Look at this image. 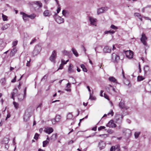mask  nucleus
I'll use <instances>...</instances> for the list:
<instances>
[{
  "instance_id": "nucleus-58",
  "label": "nucleus",
  "mask_w": 151,
  "mask_h": 151,
  "mask_svg": "<svg viewBox=\"0 0 151 151\" xmlns=\"http://www.w3.org/2000/svg\"><path fill=\"white\" fill-rule=\"evenodd\" d=\"M148 91L151 92V86L148 85Z\"/></svg>"
},
{
  "instance_id": "nucleus-45",
  "label": "nucleus",
  "mask_w": 151,
  "mask_h": 151,
  "mask_svg": "<svg viewBox=\"0 0 151 151\" xmlns=\"http://www.w3.org/2000/svg\"><path fill=\"white\" fill-rule=\"evenodd\" d=\"M110 28L112 29L116 30L118 29L117 27L115 26L113 24H112L111 25L110 27Z\"/></svg>"
},
{
  "instance_id": "nucleus-10",
  "label": "nucleus",
  "mask_w": 151,
  "mask_h": 151,
  "mask_svg": "<svg viewBox=\"0 0 151 151\" xmlns=\"http://www.w3.org/2000/svg\"><path fill=\"white\" fill-rule=\"evenodd\" d=\"M31 116L30 114L28 112L26 111L25 112L24 117V120L25 122H27L29 120Z\"/></svg>"
},
{
  "instance_id": "nucleus-63",
  "label": "nucleus",
  "mask_w": 151,
  "mask_h": 151,
  "mask_svg": "<svg viewBox=\"0 0 151 151\" xmlns=\"http://www.w3.org/2000/svg\"><path fill=\"white\" fill-rule=\"evenodd\" d=\"M66 11L65 10H63L62 11V14L64 16H65V14H66Z\"/></svg>"
},
{
  "instance_id": "nucleus-4",
  "label": "nucleus",
  "mask_w": 151,
  "mask_h": 151,
  "mask_svg": "<svg viewBox=\"0 0 151 151\" xmlns=\"http://www.w3.org/2000/svg\"><path fill=\"white\" fill-rule=\"evenodd\" d=\"M57 54L55 50H53L52 52L51 56L49 58V60L52 62L55 63V60L56 58Z\"/></svg>"
},
{
  "instance_id": "nucleus-29",
  "label": "nucleus",
  "mask_w": 151,
  "mask_h": 151,
  "mask_svg": "<svg viewBox=\"0 0 151 151\" xmlns=\"http://www.w3.org/2000/svg\"><path fill=\"white\" fill-rule=\"evenodd\" d=\"M145 73H146L149 70V68L148 65H145L144 68Z\"/></svg>"
},
{
  "instance_id": "nucleus-50",
  "label": "nucleus",
  "mask_w": 151,
  "mask_h": 151,
  "mask_svg": "<svg viewBox=\"0 0 151 151\" xmlns=\"http://www.w3.org/2000/svg\"><path fill=\"white\" fill-rule=\"evenodd\" d=\"M105 128V127L104 126H101L98 128V130L100 131L102 129H104Z\"/></svg>"
},
{
  "instance_id": "nucleus-12",
  "label": "nucleus",
  "mask_w": 151,
  "mask_h": 151,
  "mask_svg": "<svg viewBox=\"0 0 151 151\" xmlns=\"http://www.w3.org/2000/svg\"><path fill=\"white\" fill-rule=\"evenodd\" d=\"M108 8L107 7H101L98 9L97 14H98L103 13L104 11H106L108 9Z\"/></svg>"
},
{
  "instance_id": "nucleus-60",
  "label": "nucleus",
  "mask_w": 151,
  "mask_h": 151,
  "mask_svg": "<svg viewBox=\"0 0 151 151\" xmlns=\"http://www.w3.org/2000/svg\"><path fill=\"white\" fill-rule=\"evenodd\" d=\"M63 64L61 63L60 64V66L58 68V70H59V69H62L63 68Z\"/></svg>"
},
{
  "instance_id": "nucleus-62",
  "label": "nucleus",
  "mask_w": 151,
  "mask_h": 151,
  "mask_svg": "<svg viewBox=\"0 0 151 151\" xmlns=\"http://www.w3.org/2000/svg\"><path fill=\"white\" fill-rule=\"evenodd\" d=\"M16 77L15 76L14 78V79L12 80L11 82L12 83H14L16 81Z\"/></svg>"
},
{
  "instance_id": "nucleus-33",
  "label": "nucleus",
  "mask_w": 151,
  "mask_h": 151,
  "mask_svg": "<svg viewBox=\"0 0 151 151\" xmlns=\"http://www.w3.org/2000/svg\"><path fill=\"white\" fill-rule=\"evenodd\" d=\"M73 116L71 113H69L67 115V119H71L72 118Z\"/></svg>"
},
{
  "instance_id": "nucleus-48",
  "label": "nucleus",
  "mask_w": 151,
  "mask_h": 151,
  "mask_svg": "<svg viewBox=\"0 0 151 151\" xmlns=\"http://www.w3.org/2000/svg\"><path fill=\"white\" fill-rule=\"evenodd\" d=\"M39 136V134H38L37 133H35V136L34 137V138L36 139V140H37L38 139V137Z\"/></svg>"
},
{
  "instance_id": "nucleus-20",
  "label": "nucleus",
  "mask_w": 151,
  "mask_h": 151,
  "mask_svg": "<svg viewBox=\"0 0 151 151\" xmlns=\"http://www.w3.org/2000/svg\"><path fill=\"white\" fill-rule=\"evenodd\" d=\"M17 96L18 101H22L26 97L24 96V95H20V94Z\"/></svg>"
},
{
  "instance_id": "nucleus-55",
  "label": "nucleus",
  "mask_w": 151,
  "mask_h": 151,
  "mask_svg": "<svg viewBox=\"0 0 151 151\" xmlns=\"http://www.w3.org/2000/svg\"><path fill=\"white\" fill-rule=\"evenodd\" d=\"M115 146H112L110 149V151H115Z\"/></svg>"
},
{
  "instance_id": "nucleus-14",
  "label": "nucleus",
  "mask_w": 151,
  "mask_h": 151,
  "mask_svg": "<svg viewBox=\"0 0 151 151\" xmlns=\"http://www.w3.org/2000/svg\"><path fill=\"white\" fill-rule=\"evenodd\" d=\"M57 17L55 18V20L58 23L60 24L64 22V19L63 18L60 16L57 15Z\"/></svg>"
},
{
  "instance_id": "nucleus-51",
  "label": "nucleus",
  "mask_w": 151,
  "mask_h": 151,
  "mask_svg": "<svg viewBox=\"0 0 151 151\" xmlns=\"http://www.w3.org/2000/svg\"><path fill=\"white\" fill-rule=\"evenodd\" d=\"M18 41H15L13 42H12V45L13 47L15 46H16L17 44Z\"/></svg>"
},
{
  "instance_id": "nucleus-52",
  "label": "nucleus",
  "mask_w": 151,
  "mask_h": 151,
  "mask_svg": "<svg viewBox=\"0 0 151 151\" xmlns=\"http://www.w3.org/2000/svg\"><path fill=\"white\" fill-rule=\"evenodd\" d=\"M114 114V113L113 111V110H111L109 112V113H108L107 114L108 115H109L110 114L111 115V116H113Z\"/></svg>"
},
{
  "instance_id": "nucleus-32",
  "label": "nucleus",
  "mask_w": 151,
  "mask_h": 151,
  "mask_svg": "<svg viewBox=\"0 0 151 151\" xmlns=\"http://www.w3.org/2000/svg\"><path fill=\"white\" fill-rule=\"evenodd\" d=\"M140 133L141 132H135L134 135L135 139H137Z\"/></svg>"
},
{
  "instance_id": "nucleus-26",
  "label": "nucleus",
  "mask_w": 151,
  "mask_h": 151,
  "mask_svg": "<svg viewBox=\"0 0 151 151\" xmlns=\"http://www.w3.org/2000/svg\"><path fill=\"white\" fill-rule=\"evenodd\" d=\"M17 51V49L16 48H14L11 51V55L12 56L14 55L15 53Z\"/></svg>"
},
{
  "instance_id": "nucleus-25",
  "label": "nucleus",
  "mask_w": 151,
  "mask_h": 151,
  "mask_svg": "<svg viewBox=\"0 0 151 151\" xmlns=\"http://www.w3.org/2000/svg\"><path fill=\"white\" fill-rule=\"evenodd\" d=\"M10 26L9 24H6L3 25L1 27V29L3 30H5L8 28Z\"/></svg>"
},
{
  "instance_id": "nucleus-16",
  "label": "nucleus",
  "mask_w": 151,
  "mask_h": 151,
  "mask_svg": "<svg viewBox=\"0 0 151 151\" xmlns=\"http://www.w3.org/2000/svg\"><path fill=\"white\" fill-rule=\"evenodd\" d=\"M89 20L90 21L91 24L92 25L96 26V19L93 18L92 17H89Z\"/></svg>"
},
{
  "instance_id": "nucleus-22",
  "label": "nucleus",
  "mask_w": 151,
  "mask_h": 151,
  "mask_svg": "<svg viewBox=\"0 0 151 151\" xmlns=\"http://www.w3.org/2000/svg\"><path fill=\"white\" fill-rule=\"evenodd\" d=\"M9 141V139L8 138H4L2 141V143L4 144H7Z\"/></svg>"
},
{
  "instance_id": "nucleus-39",
  "label": "nucleus",
  "mask_w": 151,
  "mask_h": 151,
  "mask_svg": "<svg viewBox=\"0 0 151 151\" xmlns=\"http://www.w3.org/2000/svg\"><path fill=\"white\" fill-rule=\"evenodd\" d=\"M61 117L59 115H56L55 117V119L56 120L57 122H59L60 119Z\"/></svg>"
},
{
  "instance_id": "nucleus-47",
  "label": "nucleus",
  "mask_w": 151,
  "mask_h": 151,
  "mask_svg": "<svg viewBox=\"0 0 151 151\" xmlns=\"http://www.w3.org/2000/svg\"><path fill=\"white\" fill-rule=\"evenodd\" d=\"M68 61L69 60H67L66 61L63 60H61V63L63 64V65H64L66 64Z\"/></svg>"
},
{
  "instance_id": "nucleus-44",
  "label": "nucleus",
  "mask_w": 151,
  "mask_h": 151,
  "mask_svg": "<svg viewBox=\"0 0 151 151\" xmlns=\"http://www.w3.org/2000/svg\"><path fill=\"white\" fill-rule=\"evenodd\" d=\"M13 104L15 107L16 109H17L18 108L19 104L18 103L15 102H13Z\"/></svg>"
},
{
  "instance_id": "nucleus-54",
  "label": "nucleus",
  "mask_w": 151,
  "mask_h": 151,
  "mask_svg": "<svg viewBox=\"0 0 151 151\" xmlns=\"http://www.w3.org/2000/svg\"><path fill=\"white\" fill-rule=\"evenodd\" d=\"M134 15L135 16L137 17H140L141 16V15L138 13H135L134 14Z\"/></svg>"
},
{
  "instance_id": "nucleus-24",
  "label": "nucleus",
  "mask_w": 151,
  "mask_h": 151,
  "mask_svg": "<svg viewBox=\"0 0 151 151\" xmlns=\"http://www.w3.org/2000/svg\"><path fill=\"white\" fill-rule=\"evenodd\" d=\"M125 106L124 102L123 101L121 100L119 104V106L120 108L122 109H124Z\"/></svg>"
},
{
  "instance_id": "nucleus-6",
  "label": "nucleus",
  "mask_w": 151,
  "mask_h": 151,
  "mask_svg": "<svg viewBox=\"0 0 151 151\" xmlns=\"http://www.w3.org/2000/svg\"><path fill=\"white\" fill-rule=\"evenodd\" d=\"M32 4L34 7L41 8L42 6V4L40 1H35L32 3Z\"/></svg>"
},
{
  "instance_id": "nucleus-53",
  "label": "nucleus",
  "mask_w": 151,
  "mask_h": 151,
  "mask_svg": "<svg viewBox=\"0 0 151 151\" xmlns=\"http://www.w3.org/2000/svg\"><path fill=\"white\" fill-rule=\"evenodd\" d=\"M51 121L53 124H55L56 122H57L55 118L52 119Z\"/></svg>"
},
{
  "instance_id": "nucleus-57",
  "label": "nucleus",
  "mask_w": 151,
  "mask_h": 151,
  "mask_svg": "<svg viewBox=\"0 0 151 151\" xmlns=\"http://www.w3.org/2000/svg\"><path fill=\"white\" fill-rule=\"evenodd\" d=\"M61 9V8L60 6H59V5L58 6V7L57 9V13H58L60 11Z\"/></svg>"
},
{
  "instance_id": "nucleus-2",
  "label": "nucleus",
  "mask_w": 151,
  "mask_h": 151,
  "mask_svg": "<svg viewBox=\"0 0 151 151\" xmlns=\"http://www.w3.org/2000/svg\"><path fill=\"white\" fill-rule=\"evenodd\" d=\"M124 116L122 115L121 116L120 114H117L115 118L116 123L120 125L122 123V121Z\"/></svg>"
},
{
  "instance_id": "nucleus-17",
  "label": "nucleus",
  "mask_w": 151,
  "mask_h": 151,
  "mask_svg": "<svg viewBox=\"0 0 151 151\" xmlns=\"http://www.w3.org/2000/svg\"><path fill=\"white\" fill-rule=\"evenodd\" d=\"M104 52L105 53H109L111 52V49L108 46H105L103 49Z\"/></svg>"
},
{
  "instance_id": "nucleus-19",
  "label": "nucleus",
  "mask_w": 151,
  "mask_h": 151,
  "mask_svg": "<svg viewBox=\"0 0 151 151\" xmlns=\"http://www.w3.org/2000/svg\"><path fill=\"white\" fill-rule=\"evenodd\" d=\"M43 14L45 17H49L51 15V14L49 10H47L44 11Z\"/></svg>"
},
{
  "instance_id": "nucleus-30",
  "label": "nucleus",
  "mask_w": 151,
  "mask_h": 151,
  "mask_svg": "<svg viewBox=\"0 0 151 151\" xmlns=\"http://www.w3.org/2000/svg\"><path fill=\"white\" fill-rule=\"evenodd\" d=\"M115 32V31L113 30L106 31L104 32V34H113Z\"/></svg>"
},
{
  "instance_id": "nucleus-38",
  "label": "nucleus",
  "mask_w": 151,
  "mask_h": 151,
  "mask_svg": "<svg viewBox=\"0 0 151 151\" xmlns=\"http://www.w3.org/2000/svg\"><path fill=\"white\" fill-rule=\"evenodd\" d=\"M144 78L142 76H139L137 77V80L138 81H141L143 80Z\"/></svg>"
},
{
  "instance_id": "nucleus-40",
  "label": "nucleus",
  "mask_w": 151,
  "mask_h": 151,
  "mask_svg": "<svg viewBox=\"0 0 151 151\" xmlns=\"http://www.w3.org/2000/svg\"><path fill=\"white\" fill-rule=\"evenodd\" d=\"M113 121L112 120H111L107 124V126L108 127H111V126L113 124Z\"/></svg>"
},
{
  "instance_id": "nucleus-56",
  "label": "nucleus",
  "mask_w": 151,
  "mask_h": 151,
  "mask_svg": "<svg viewBox=\"0 0 151 151\" xmlns=\"http://www.w3.org/2000/svg\"><path fill=\"white\" fill-rule=\"evenodd\" d=\"M104 98H106V99L108 100H109V97L105 93H104Z\"/></svg>"
},
{
  "instance_id": "nucleus-34",
  "label": "nucleus",
  "mask_w": 151,
  "mask_h": 151,
  "mask_svg": "<svg viewBox=\"0 0 151 151\" xmlns=\"http://www.w3.org/2000/svg\"><path fill=\"white\" fill-rule=\"evenodd\" d=\"M38 39V38L37 37H35L32 40V41L30 42V45H32L33 44V43H34Z\"/></svg>"
},
{
  "instance_id": "nucleus-8",
  "label": "nucleus",
  "mask_w": 151,
  "mask_h": 151,
  "mask_svg": "<svg viewBox=\"0 0 151 151\" xmlns=\"http://www.w3.org/2000/svg\"><path fill=\"white\" fill-rule=\"evenodd\" d=\"M141 36V37L140 39L141 42L145 46L147 45V43L146 42V40H147V38L145 35L144 33H142Z\"/></svg>"
},
{
  "instance_id": "nucleus-27",
  "label": "nucleus",
  "mask_w": 151,
  "mask_h": 151,
  "mask_svg": "<svg viewBox=\"0 0 151 151\" xmlns=\"http://www.w3.org/2000/svg\"><path fill=\"white\" fill-rule=\"evenodd\" d=\"M80 66L81 68L82 69L83 71L85 72H87V69L86 68V67L83 64H81L80 65Z\"/></svg>"
},
{
  "instance_id": "nucleus-28",
  "label": "nucleus",
  "mask_w": 151,
  "mask_h": 151,
  "mask_svg": "<svg viewBox=\"0 0 151 151\" xmlns=\"http://www.w3.org/2000/svg\"><path fill=\"white\" fill-rule=\"evenodd\" d=\"M53 131V129L52 128H49L46 130V132L47 133L50 134Z\"/></svg>"
},
{
  "instance_id": "nucleus-18",
  "label": "nucleus",
  "mask_w": 151,
  "mask_h": 151,
  "mask_svg": "<svg viewBox=\"0 0 151 151\" xmlns=\"http://www.w3.org/2000/svg\"><path fill=\"white\" fill-rule=\"evenodd\" d=\"M108 80L110 82L116 83H117V80L113 76L109 77L108 78Z\"/></svg>"
},
{
  "instance_id": "nucleus-11",
  "label": "nucleus",
  "mask_w": 151,
  "mask_h": 151,
  "mask_svg": "<svg viewBox=\"0 0 151 151\" xmlns=\"http://www.w3.org/2000/svg\"><path fill=\"white\" fill-rule=\"evenodd\" d=\"M106 146V143L103 141L100 140V142L99 144V146L100 150L103 149Z\"/></svg>"
},
{
  "instance_id": "nucleus-49",
  "label": "nucleus",
  "mask_w": 151,
  "mask_h": 151,
  "mask_svg": "<svg viewBox=\"0 0 151 151\" xmlns=\"http://www.w3.org/2000/svg\"><path fill=\"white\" fill-rule=\"evenodd\" d=\"M63 53L65 55H67L69 54V52L65 50L63 51Z\"/></svg>"
},
{
  "instance_id": "nucleus-64",
  "label": "nucleus",
  "mask_w": 151,
  "mask_h": 151,
  "mask_svg": "<svg viewBox=\"0 0 151 151\" xmlns=\"http://www.w3.org/2000/svg\"><path fill=\"white\" fill-rule=\"evenodd\" d=\"M24 37L26 38L28 37H29L28 34L27 33H25L24 34Z\"/></svg>"
},
{
  "instance_id": "nucleus-61",
  "label": "nucleus",
  "mask_w": 151,
  "mask_h": 151,
  "mask_svg": "<svg viewBox=\"0 0 151 151\" xmlns=\"http://www.w3.org/2000/svg\"><path fill=\"white\" fill-rule=\"evenodd\" d=\"M30 59H29V61H27V63L26 64V66L29 67L30 66Z\"/></svg>"
},
{
  "instance_id": "nucleus-31",
  "label": "nucleus",
  "mask_w": 151,
  "mask_h": 151,
  "mask_svg": "<svg viewBox=\"0 0 151 151\" xmlns=\"http://www.w3.org/2000/svg\"><path fill=\"white\" fill-rule=\"evenodd\" d=\"M72 51L73 54L76 57L78 56V54L76 50L74 48L72 49Z\"/></svg>"
},
{
  "instance_id": "nucleus-46",
  "label": "nucleus",
  "mask_w": 151,
  "mask_h": 151,
  "mask_svg": "<svg viewBox=\"0 0 151 151\" xmlns=\"http://www.w3.org/2000/svg\"><path fill=\"white\" fill-rule=\"evenodd\" d=\"M99 136L100 137H102L104 138H105L108 137V135L107 134H100Z\"/></svg>"
},
{
  "instance_id": "nucleus-36",
  "label": "nucleus",
  "mask_w": 151,
  "mask_h": 151,
  "mask_svg": "<svg viewBox=\"0 0 151 151\" xmlns=\"http://www.w3.org/2000/svg\"><path fill=\"white\" fill-rule=\"evenodd\" d=\"M0 82L2 85H5L6 82L5 79L4 78H2Z\"/></svg>"
},
{
  "instance_id": "nucleus-5",
  "label": "nucleus",
  "mask_w": 151,
  "mask_h": 151,
  "mask_svg": "<svg viewBox=\"0 0 151 151\" xmlns=\"http://www.w3.org/2000/svg\"><path fill=\"white\" fill-rule=\"evenodd\" d=\"M122 132L124 135L127 137H130L131 135L132 132L129 129H124L122 130Z\"/></svg>"
},
{
  "instance_id": "nucleus-37",
  "label": "nucleus",
  "mask_w": 151,
  "mask_h": 151,
  "mask_svg": "<svg viewBox=\"0 0 151 151\" xmlns=\"http://www.w3.org/2000/svg\"><path fill=\"white\" fill-rule=\"evenodd\" d=\"M49 143V141L46 140L43 142V147H45L47 144Z\"/></svg>"
},
{
  "instance_id": "nucleus-13",
  "label": "nucleus",
  "mask_w": 151,
  "mask_h": 151,
  "mask_svg": "<svg viewBox=\"0 0 151 151\" xmlns=\"http://www.w3.org/2000/svg\"><path fill=\"white\" fill-rule=\"evenodd\" d=\"M20 14L22 15V17L24 21H28L29 20V15H28L23 12H21Z\"/></svg>"
},
{
  "instance_id": "nucleus-7",
  "label": "nucleus",
  "mask_w": 151,
  "mask_h": 151,
  "mask_svg": "<svg viewBox=\"0 0 151 151\" xmlns=\"http://www.w3.org/2000/svg\"><path fill=\"white\" fill-rule=\"evenodd\" d=\"M19 94L18 93L17 89L16 88H15L13 90L12 92L11 93V98L14 100V97L16 96H17Z\"/></svg>"
},
{
  "instance_id": "nucleus-3",
  "label": "nucleus",
  "mask_w": 151,
  "mask_h": 151,
  "mask_svg": "<svg viewBox=\"0 0 151 151\" xmlns=\"http://www.w3.org/2000/svg\"><path fill=\"white\" fill-rule=\"evenodd\" d=\"M111 59L113 62L117 63L120 59V57L119 55L114 53L111 55Z\"/></svg>"
},
{
  "instance_id": "nucleus-41",
  "label": "nucleus",
  "mask_w": 151,
  "mask_h": 151,
  "mask_svg": "<svg viewBox=\"0 0 151 151\" xmlns=\"http://www.w3.org/2000/svg\"><path fill=\"white\" fill-rule=\"evenodd\" d=\"M2 17L3 18V20L4 21H6L7 20V17L3 14H2Z\"/></svg>"
},
{
  "instance_id": "nucleus-42",
  "label": "nucleus",
  "mask_w": 151,
  "mask_h": 151,
  "mask_svg": "<svg viewBox=\"0 0 151 151\" xmlns=\"http://www.w3.org/2000/svg\"><path fill=\"white\" fill-rule=\"evenodd\" d=\"M115 150H116L117 151H120V147L119 145H117L115 146Z\"/></svg>"
},
{
  "instance_id": "nucleus-15",
  "label": "nucleus",
  "mask_w": 151,
  "mask_h": 151,
  "mask_svg": "<svg viewBox=\"0 0 151 151\" xmlns=\"http://www.w3.org/2000/svg\"><path fill=\"white\" fill-rule=\"evenodd\" d=\"M73 65L71 64H69L68 70V72L69 73H72L74 72H75L74 70L73 69Z\"/></svg>"
},
{
  "instance_id": "nucleus-9",
  "label": "nucleus",
  "mask_w": 151,
  "mask_h": 151,
  "mask_svg": "<svg viewBox=\"0 0 151 151\" xmlns=\"http://www.w3.org/2000/svg\"><path fill=\"white\" fill-rule=\"evenodd\" d=\"M126 57L129 58L131 59L132 58L133 55V52L131 50H127L125 51Z\"/></svg>"
},
{
  "instance_id": "nucleus-35",
  "label": "nucleus",
  "mask_w": 151,
  "mask_h": 151,
  "mask_svg": "<svg viewBox=\"0 0 151 151\" xmlns=\"http://www.w3.org/2000/svg\"><path fill=\"white\" fill-rule=\"evenodd\" d=\"M36 16V14H33L30 15H29V18H30L32 19H34L35 18Z\"/></svg>"
},
{
  "instance_id": "nucleus-23",
  "label": "nucleus",
  "mask_w": 151,
  "mask_h": 151,
  "mask_svg": "<svg viewBox=\"0 0 151 151\" xmlns=\"http://www.w3.org/2000/svg\"><path fill=\"white\" fill-rule=\"evenodd\" d=\"M102 49V47L101 46H99L96 47L95 49V50L96 53L97 52L100 53Z\"/></svg>"
},
{
  "instance_id": "nucleus-43",
  "label": "nucleus",
  "mask_w": 151,
  "mask_h": 151,
  "mask_svg": "<svg viewBox=\"0 0 151 151\" xmlns=\"http://www.w3.org/2000/svg\"><path fill=\"white\" fill-rule=\"evenodd\" d=\"M89 99H90L91 100H95L96 99V98L95 97L92 96L91 93H90Z\"/></svg>"
},
{
  "instance_id": "nucleus-1",
  "label": "nucleus",
  "mask_w": 151,
  "mask_h": 151,
  "mask_svg": "<svg viewBox=\"0 0 151 151\" xmlns=\"http://www.w3.org/2000/svg\"><path fill=\"white\" fill-rule=\"evenodd\" d=\"M41 50V47L40 46L37 45L35 47L33 51V55L34 57L37 55Z\"/></svg>"
},
{
  "instance_id": "nucleus-21",
  "label": "nucleus",
  "mask_w": 151,
  "mask_h": 151,
  "mask_svg": "<svg viewBox=\"0 0 151 151\" xmlns=\"http://www.w3.org/2000/svg\"><path fill=\"white\" fill-rule=\"evenodd\" d=\"M57 134H53L50 137V141L51 142H54L57 139Z\"/></svg>"
},
{
  "instance_id": "nucleus-59",
  "label": "nucleus",
  "mask_w": 151,
  "mask_h": 151,
  "mask_svg": "<svg viewBox=\"0 0 151 151\" xmlns=\"http://www.w3.org/2000/svg\"><path fill=\"white\" fill-rule=\"evenodd\" d=\"M26 89H27V88H26V87H25V89L24 90V97H26Z\"/></svg>"
}]
</instances>
